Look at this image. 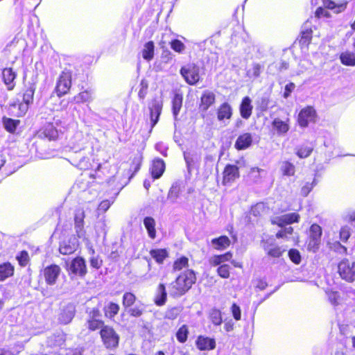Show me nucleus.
I'll return each mask as SVG.
<instances>
[{"label": "nucleus", "mask_w": 355, "mask_h": 355, "mask_svg": "<svg viewBox=\"0 0 355 355\" xmlns=\"http://www.w3.org/2000/svg\"><path fill=\"white\" fill-rule=\"evenodd\" d=\"M196 272L193 269H187L181 272L175 279L168 285L169 295L178 298L187 293L196 283Z\"/></svg>", "instance_id": "nucleus-1"}, {"label": "nucleus", "mask_w": 355, "mask_h": 355, "mask_svg": "<svg viewBox=\"0 0 355 355\" xmlns=\"http://www.w3.org/2000/svg\"><path fill=\"white\" fill-rule=\"evenodd\" d=\"M137 300V295L132 291H125L122 296V306L130 317L139 318L144 313V304L140 303L132 307Z\"/></svg>", "instance_id": "nucleus-2"}, {"label": "nucleus", "mask_w": 355, "mask_h": 355, "mask_svg": "<svg viewBox=\"0 0 355 355\" xmlns=\"http://www.w3.org/2000/svg\"><path fill=\"white\" fill-rule=\"evenodd\" d=\"M62 121L60 119H53L52 122H49L42 126L37 132L39 138L49 141H55L62 131L59 127H61Z\"/></svg>", "instance_id": "nucleus-3"}, {"label": "nucleus", "mask_w": 355, "mask_h": 355, "mask_svg": "<svg viewBox=\"0 0 355 355\" xmlns=\"http://www.w3.org/2000/svg\"><path fill=\"white\" fill-rule=\"evenodd\" d=\"M99 335L104 347L114 350L119 345L120 336L112 326L106 325L99 331Z\"/></svg>", "instance_id": "nucleus-4"}, {"label": "nucleus", "mask_w": 355, "mask_h": 355, "mask_svg": "<svg viewBox=\"0 0 355 355\" xmlns=\"http://www.w3.org/2000/svg\"><path fill=\"white\" fill-rule=\"evenodd\" d=\"M72 86V72L69 69L61 71L56 81L54 92L58 98L70 93Z\"/></svg>", "instance_id": "nucleus-5"}, {"label": "nucleus", "mask_w": 355, "mask_h": 355, "mask_svg": "<svg viewBox=\"0 0 355 355\" xmlns=\"http://www.w3.org/2000/svg\"><path fill=\"white\" fill-rule=\"evenodd\" d=\"M180 73L189 85H197L201 79L200 67L193 62L182 66L180 68Z\"/></svg>", "instance_id": "nucleus-6"}, {"label": "nucleus", "mask_w": 355, "mask_h": 355, "mask_svg": "<svg viewBox=\"0 0 355 355\" xmlns=\"http://www.w3.org/2000/svg\"><path fill=\"white\" fill-rule=\"evenodd\" d=\"M322 234V227L317 223L312 224L309 227V234L305 242L308 252H315L318 250Z\"/></svg>", "instance_id": "nucleus-7"}, {"label": "nucleus", "mask_w": 355, "mask_h": 355, "mask_svg": "<svg viewBox=\"0 0 355 355\" xmlns=\"http://www.w3.org/2000/svg\"><path fill=\"white\" fill-rule=\"evenodd\" d=\"M338 272L340 277L347 282L355 281V262L343 259L338 265Z\"/></svg>", "instance_id": "nucleus-8"}, {"label": "nucleus", "mask_w": 355, "mask_h": 355, "mask_svg": "<svg viewBox=\"0 0 355 355\" xmlns=\"http://www.w3.org/2000/svg\"><path fill=\"white\" fill-rule=\"evenodd\" d=\"M69 275L84 278L87 273V268L85 259L78 256L72 259L69 268L67 269Z\"/></svg>", "instance_id": "nucleus-9"}, {"label": "nucleus", "mask_w": 355, "mask_h": 355, "mask_svg": "<svg viewBox=\"0 0 355 355\" xmlns=\"http://www.w3.org/2000/svg\"><path fill=\"white\" fill-rule=\"evenodd\" d=\"M101 316V313L98 308L94 307L90 310L85 323L89 331L93 332L98 329L100 331L103 327H106L105 321L100 319Z\"/></svg>", "instance_id": "nucleus-10"}, {"label": "nucleus", "mask_w": 355, "mask_h": 355, "mask_svg": "<svg viewBox=\"0 0 355 355\" xmlns=\"http://www.w3.org/2000/svg\"><path fill=\"white\" fill-rule=\"evenodd\" d=\"M317 113L313 106L308 105L302 108L297 116V123L302 128H306L310 123H314Z\"/></svg>", "instance_id": "nucleus-11"}, {"label": "nucleus", "mask_w": 355, "mask_h": 355, "mask_svg": "<svg viewBox=\"0 0 355 355\" xmlns=\"http://www.w3.org/2000/svg\"><path fill=\"white\" fill-rule=\"evenodd\" d=\"M60 273L61 268L55 263L46 266L42 270L45 282L49 286H53L57 282Z\"/></svg>", "instance_id": "nucleus-12"}, {"label": "nucleus", "mask_w": 355, "mask_h": 355, "mask_svg": "<svg viewBox=\"0 0 355 355\" xmlns=\"http://www.w3.org/2000/svg\"><path fill=\"white\" fill-rule=\"evenodd\" d=\"M300 219V216L296 212L288 213L279 216H276L270 219V223L273 225H277L279 227H288V225L298 223Z\"/></svg>", "instance_id": "nucleus-13"}, {"label": "nucleus", "mask_w": 355, "mask_h": 355, "mask_svg": "<svg viewBox=\"0 0 355 355\" xmlns=\"http://www.w3.org/2000/svg\"><path fill=\"white\" fill-rule=\"evenodd\" d=\"M222 184L228 185L240 177L239 168L234 164H226L222 173Z\"/></svg>", "instance_id": "nucleus-14"}, {"label": "nucleus", "mask_w": 355, "mask_h": 355, "mask_svg": "<svg viewBox=\"0 0 355 355\" xmlns=\"http://www.w3.org/2000/svg\"><path fill=\"white\" fill-rule=\"evenodd\" d=\"M76 314V307L71 304L69 303L63 306L60 309L58 315V320L61 324H68L73 319Z\"/></svg>", "instance_id": "nucleus-15"}, {"label": "nucleus", "mask_w": 355, "mask_h": 355, "mask_svg": "<svg viewBox=\"0 0 355 355\" xmlns=\"http://www.w3.org/2000/svg\"><path fill=\"white\" fill-rule=\"evenodd\" d=\"M290 122L289 117H286L284 119L275 117L271 122L272 130L279 136L285 135L290 130Z\"/></svg>", "instance_id": "nucleus-16"}, {"label": "nucleus", "mask_w": 355, "mask_h": 355, "mask_svg": "<svg viewBox=\"0 0 355 355\" xmlns=\"http://www.w3.org/2000/svg\"><path fill=\"white\" fill-rule=\"evenodd\" d=\"M162 101L157 97L153 98L151 100L149 110L152 128H153L158 122L162 113Z\"/></svg>", "instance_id": "nucleus-17"}, {"label": "nucleus", "mask_w": 355, "mask_h": 355, "mask_svg": "<svg viewBox=\"0 0 355 355\" xmlns=\"http://www.w3.org/2000/svg\"><path fill=\"white\" fill-rule=\"evenodd\" d=\"M216 103V95L215 94L209 90L204 91L200 98L198 104L199 112L205 113L209 107L213 106Z\"/></svg>", "instance_id": "nucleus-18"}, {"label": "nucleus", "mask_w": 355, "mask_h": 355, "mask_svg": "<svg viewBox=\"0 0 355 355\" xmlns=\"http://www.w3.org/2000/svg\"><path fill=\"white\" fill-rule=\"evenodd\" d=\"M253 144V136L250 132H242L236 138L234 148L237 150H244L249 148Z\"/></svg>", "instance_id": "nucleus-19"}, {"label": "nucleus", "mask_w": 355, "mask_h": 355, "mask_svg": "<svg viewBox=\"0 0 355 355\" xmlns=\"http://www.w3.org/2000/svg\"><path fill=\"white\" fill-rule=\"evenodd\" d=\"M196 346L200 351H210L216 348V340L214 338L200 335L196 340Z\"/></svg>", "instance_id": "nucleus-20"}, {"label": "nucleus", "mask_w": 355, "mask_h": 355, "mask_svg": "<svg viewBox=\"0 0 355 355\" xmlns=\"http://www.w3.org/2000/svg\"><path fill=\"white\" fill-rule=\"evenodd\" d=\"M262 244L266 254L272 258L281 257L286 251L285 249L277 244L269 243L267 240H263Z\"/></svg>", "instance_id": "nucleus-21"}, {"label": "nucleus", "mask_w": 355, "mask_h": 355, "mask_svg": "<svg viewBox=\"0 0 355 355\" xmlns=\"http://www.w3.org/2000/svg\"><path fill=\"white\" fill-rule=\"evenodd\" d=\"M35 90L31 87H27L23 93V101L19 104L20 112L19 116H23L26 112L28 105L33 103Z\"/></svg>", "instance_id": "nucleus-22"}, {"label": "nucleus", "mask_w": 355, "mask_h": 355, "mask_svg": "<svg viewBox=\"0 0 355 355\" xmlns=\"http://www.w3.org/2000/svg\"><path fill=\"white\" fill-rule=\"evenodd\" d=\"M166 169L164 161L161 158H155L152 161L150 172L153 179H159L162 177Z\"/></svg>", "instance_id": "nucleus-23"}, {"label": "nucleus", "mask_w": 355, "mask_h": 355, "mask_svg": "<svg viewBox=\"0 0 355 355\" xmlns=\"http://www.w3.org/2000/svg\"><path fill=\"white\" fill-rule=\"evenodd\" d=\"M17 73L11 67H6L2 69L1 78L3 83L6 85L8 90L11 91L15 87V80Z\"/></svg>", "instance_id": "nucleus-24"}, {"label": "nucleus", "mask_w": 355, "mask_h": 355, "mask_svg": "<svg viewBox=\"0 0 355 355\" xmlns=\"http://www.w3.org/2000/svg\"><path fill=\"white\" fill-rule=\"evenodd\" d=\"M313 29L311 27H304L300 31L297 41L301 49H307L313 38Z\"/></svg>", "instance_id": "nucleus-25"}, {"label": "nucleus", "mask_w": 355, "mask_h": 355, "mask_svg": "<svg viewBox=\"0 0 355 355\" xmlns=\"http://www.w3.org/2000/svg\"><path fill=\"white\" fill-rule=\"evenodd\" d=\"M217 119L220 121L230 120L232 117L233 110L227 102L222 103L216 110Z\"/></svg>", "instance_id": "nucleus-26"}, {"label": "nucleus", "mask_w": 355, "mask_h": 355, "mask_svg": "<svg viewBox=\"0 0 355 355\" xmlns=\"http://www.w3.org/2000/svg\"><path fill=\"white\" fill-rule=\"evenodd\" d=\"M252 110L251 98L248 96L243 97L239 105L241 116L244 119H248L252 114Z\"/></svg>", "instance_id": "nucleus-27"}, {"label": "nucleus", "mask_w": 355, "mask_h": 355, "mask_svg": "<svg viewBox=\"0 0 355 355\" xmlns=\"http://www.w3.org/2000/svg\"><path fill=\"white\" fill-rule=\"evenodd\" d=\"M92 100V89L90 88L81 90L76 95L73 96L69 101L73 104H81L89 103Z\"/></svg>", "instance_id": "nucleus-28"}, {"label": "nucleus", "mask_w": 355, "mask_h": 355, "mask_svg": "<svg viewBox=\"0 0 355 355\" xmlns=\"http://www.w3.org/2000/svg\"><path fill=\"white\" fill-rule=\"evenodd\" d=\"M167 301V292L165 284L159 283L157 286L156 294L154 297L153 302L157 306H164Z\"/></svg>", "instance_id": "nucleus-29"}, {"label": "nucleus", "mask_w": 355, "mask_h": 355, "mask_svg": "<svg viewBox=\"0 0 355 355\" xmlns=\"http://www.w3.org/2000/svg\"><path fill=\"white\" fill-rule=\"evenodd\" d=\"M149 254L159 265L163 264L164 261L169 257V252L166 248L151 249L149 251Z\"/></svg>", "instance_id": "nucleus-30"}, {"label": "nucleus", "mask_w": 355, "mask_h": 355, "mask_svg": "<svg viewBox=\"0 0 355 355\" xmlns=\"http://www.w3.org/2000/svg\"><path fill=\"white\" fill-rule=\"evenodd\" d=\"M143 157L141 155H135L130 159L129 169L128 171V178H132L140 170L142 164Z\"/></svg>", "instance_id": "nucleus-31"}, {"label": "nucleus", "mask_w": 355, "mask_h": 355, "mask_svg": "<svg viewBox=\"0 0 355 355\" xmlns=\"http://www.w3.org/2000/svg\"><path fill=\"white\" fill-rule=\"evenodd\" d=\"M78 248V245L71 239L64 240L59 245V252L63 255H70L73 254Z\"/></svg>", "instance_id": "nucleus-32"}, {"label": "nucleus", "mask_w": 355, "mask_h": 355, "mask_svg": "<svg viewBox=\"0 0 355 355\" xmlns=\"http://www.w3.org/2000/svg\"><path fill=\"white\" fill-rule=\"evenodd\" d=\"M15 266L9 261L0 263V282L12 277L15 274Z\"/></svg>", "instance_id": "nucleus-33"}, {"label": "nucleus", "mask_w": 355, "mask_h": 355, "mask_svg": "<svg viewBox=\"0 0 355 355\" xmlns=\"http://www.w3.org/2000/svg\"><path fill=\"white\" fill-rule=\"evenodd\" d=\"M144 225L148 232V237L151 239H155L157 236L155 220L151 216H146L144 218Z\"/></svg>", "instance_id": "nucleus-34"}, {"label": "nucleus", "mask_w": 355, "mask_h": 355, "mask_svg": "<svg viewBox=\"0 0 355 355\" xmlns=\"http://www.w3.org/2000/svg\"><path fill=\"white\" fill-rule=\"evenodd\" d=\"M232 253L231 252H226L222 254L214 255L209 261L211 266H217L222 265V263L230 261L232 258Z\"/></svg>", "instance_id": "nucleus-35"}, {"label": "nucleus", "mask_w": 355, "mask_h": 355, "mask_svg": "<svg viewBox=\"0 0 355 355\" xmlns=\"http://www.w3.org/2000/svg\"><path fill=\"white\" fill-rule=\"evenodd\" d=\"M211 243L216 250H223L227 248L230 245L231 241L227 236L223 235L213 239L211 240Z\"/></svg>", "instance_id": "nucleus-36"}, {"label": "nucleus", "mask_w": 355, "mask_h": 355, "mask_svg": "<svg viewBox=\"0 0 355 355\" xmlns=\"http://www.w3.org/2000/svg\"><path fill=\"white\" fill-rule=\"evenodd\" d=\"M120 306L114 302H110L104 308V315L107 318L113 319L119 312Z\"/></svg>", "instance_id": "nucleus-37"}, {"label": "nucleus", "mask_w": 355, "mask_h": 355, "mask_svg": "<svg viewBox=\"0 0 355 355\" xmlns=\"http://www.w3.org/2000/svg\"><path fill=\"white\" fill-rule=\"evenodd\" d=\"M323 7L329 10H334L338 14L343 12L347 8V2L337 4L332 0H322Z\"/></svg>", "instance_id": "nucleus-38"}, {"label": "nucleus", "mask_w": 355, "mask_h": 355, "mask_svg": "<svg viewBox=\"0 0 355 355\" xmlns=\"http://www.w3.org/2000/svg\"><path fill=\"white\" fill-rule=\"evenodd\" d=\"M142 57L147 61H150L153 59L155 55V44L153 41L147 42L141 51Z\"/></svg>", "instance_id": "nucleus-39"}, {"label": "nucleus", "mask_w": 355, "mask_h": 355, "mask_svg": "<svg viewBox=\"0 0 355 355\" xmlns=\"http://www.w3.org/2000/svg\"><path fill=\"white\" fill-rule=\"evenodd\" d=\"M340 62L348 67L355 66V53L354 52L346 51L340 53Z\"/></svg>", "instance_id": "nucleus-40"}, {"label": "nucleus", "mask_w": 355, "mask_h": 355, "mask_svg": "<svg viewBox=\"0 0 355 355\" xmlns=\"http://www.w3.org/2000/svg\"><path fill=\"white\" fill-rule=\"evenodd\" d=\"M189 266V258L186 256H182L174 260L173 263V270L174 272L180 271L184 268L188 269Z\"/></svg>", "instance_id": "nucleus-41"}, {"label": "nucleus", "mask_w": 355, "mask_h": 355, "mask_svg": "<svg viewBox=\"0 0 355 355\" xmlns=\"http://www.w3.org/2000/svg\"><path fill=\"white\" fill-rule=\"evenodd\" d=\"M182 311L180 306H169L166 309L164 313V319L174 320L178 318Z\"/></svg>", "instance_id": "nucleus-42"}, {"label": "nucleus", "mask_w": 355, "mask_h": 355, "mask_svg": "<svg viewBox=\"0 0 355 355\" xmlns=\"http://www.w3.org/2000/svg\"><path fill=\"white\" fill-rule=\"evenodd\" d=\"M280 228L281 229L276 232L275 237L278 239H284L285 241L290 240L293 234L294 228L291 226Z\"/></svg>", "instance_id": "nucleus-43"}, {"label": "nucleus", "mask_w": 355, "mask_h": 355, "mask_svg": "<svg viewBox=\"0 0 355 355\" xmlns=\"http://www.w3.org/2000/svg\"><path fill=\"white\" fill-rule=\"evenodd\" d=\"M183 97L180 94H175L172 99V112L175 117H176L182 106Z\"/></svg>", "instance_id": "nucleus-44"}, {"label": "nucleus", "mask_w": 355, "mask_h": 355, "mask_svg": "<svg viewBox=\"0 0 355 355\" xmlns=\"http://www.w3.org/2000/svg\"><path fill=\"white\" fill-rule=\"evenodd\" d=\"M313 147L311 144H304L296 150V155L301 159L306 158L312 153Z\"/></svg>", "instance_id": "nucleus-45"}, {"label": "nucleus", "mask_w": 355, "mask_h": 355, "mask_svg": "<svg viewBox=\"0 0 355 355\" xmlns=\"http://www.w3.org/2000/svg\"><path fill=\"white\" fill-rule=\"evenodd\" d=\"M189 334V327L187 324H182L176 331L175 337L180 343H184L188 339Z\"/></svg>", "instance_id": "nucleus-46"}, {"label": "nucleus", "mask_w": 355, "mask_h": 355, "mask_svg": "<svg viewBox=\"0 0 355 355\" xmlns=\"http://www.w3.org/2000/svg\"><path fill=\"white\" fill-rule=\"evenodd\" d=\"M268 210V207L263 202H258L251 207L250 213L255 217L264 215Z\"/></svg>", "instance_id": "nucleus-47"}, {"label": "nucleus", "mask_w": 355, "mask_h": 355, "mask_svg": "<svg viewBox=\"0 0 355 355\" xmlns=\"http://www.w3.org/2000/svg\"><path fill=\"white\" fill-rule=\"evenodd\" d=\"M281 171L284 176H293L295 173V166L290 161H284L281 166Z\"/></svg>", "instance_id": "nucleus-48"}, {"label": "nucleus", "mask_w": 355, "mask_h": 355, "mask_svg": "<svg viewBox=\"0 0 355 355\" xmlns=\"http://www.w3.org/2000/svg\"><path fill=\"white\" fill-rule=\"evenodd\" d=\"M16 259L21 267L26 266L30 262L28 252L26 250L20 251L16 256Z\"/></svg>", "instance_id": "nucleus-49"}, {"label": "nucleus", "mask_w": 355, "mask_h": 355, "mask_svg": "<svg viewBox=\"0 0 355 355\" xmlns=\"http://www.w3.org/2000/svg\"><path fill=\"white\" fill-rule=\"evenodd\" d=\"M3 122L6 130L10 133H14L19 124V120L10 118L5 119Z\"/></svg>", "instance_id": "nucleus-50"}, {"label": "nucleus", "mask_w": 355, "mask_h": 355, "mask_svg": "<svg viewBox=\"0 0 355 355\" xmlns=\"http://www.w3.org/2000/svg\"><path fill=\"white\" fill-rule=\"evenodd\" d=\"M209 317L210 320L214 325L218 326L221 324L223 322L221 312L218 309H212L209 313Z\"/></svg>", "instance_id": "nucleus-51"}, {"label": "nucleus", "mask_w": 355, "mask_h": 355, "mask_svg": "<svg viewBox=\"0 0 355 355\" xmlns=\"http://www.w3.org/2000/svg\"><path fill=\"white\" fill-rule=\"evenodd\" d=\"M270 103L269 96H262L257 101V109L261 112H266L269 108Z\"/></svg>", "instance_id": "nucleus-52"}, {"label": "nucleus", "mask_w": 355, "mask_h": 355, "mask_svg": "<svg viewBox=\"0 0 355 355\" xmlns=\"http://www.w3.org/2000/svg\"><path fill=\"white\" fill-rule=\"evenodd\" d=\"M230 266L228 264L225 263L218 267L216 272L221 278L228 279L230 277Z\"/></svg>", "instance_id": "nucleus-53"}, {"label": "nucleus", "mask_w": 355, "mask_h": 355, "mask_svg": "<svg viewBox=\"0 0 355 355\" xmlns=\"http://www.w3.org/2000/svg\"><path fill=\"white\" fill-rule=\"evenodd\" d=\"M171 48L176 53H182L185 49L184 44L180 40L174 39L170 42Z\"/></svg>", "instance_id": "nucleus-54"}, {"label": "nucleus", "mask_w": 355, "mask_h": 355, "mask_svg": "<svg viewBox=\"0 0 355 355\" xmlns=\"http://www.w3.org/2000/svg\"><path fill=\"white\" fill-rule=\"evenodd\" d=\"M288 254L289 259L293 263L299 264L301 262V255L298 250L292 248L289 250Z\"/></svg>", "instance_id": "nucleus-55"}, {"label": "nucleus", "mask_w": 355, "mask_h": 355, "mask_svg": "<svg viewBox=\"0 0 355 355\" xmlns=\"http://www.w3.org/2000/svg\"><path fill=\"white\" fill-rule=\"evenodd\" d=\"M139 87L140 88L138 92V96L139 99L144 100L148 93V84L147 80L144 79L141 80Z\"/></svg>", "instance_id": "nucleus-56"}, {"label": "nucleus", "mask_w": 355, "mask_h": 355, "mask_svg": "<svg viewBox=\"0 0 355 355\" xmlns=\"http://www.w3.org/2000/svg\"><path fill=\"white\" fill-rule=\"evenodd\" d=\"M180 191V185L178 183L173 184L168 191V197L173 199L177 198L179 196Z\"/></svg>", "instance_id": "nucleus-57"}, {"label": "nucleus", "mask_w": 355, "mask_h": 355, "mask_svg": "<svg viewBox=\"0 0 355 355\" xmlns=\"http://www.w3.org/2000/svg\"><path fill=\"white\" fill-rule=\"evenodd\" d=\"M315 17L318 19H320L322 17L329 18L331 17V14L329 12L326 10L323 7H318L316 8L315 11Z\"/></svg>", "instance_id": "nucleus-58"}, {"label": "nucleus", "mask_w": 355, "mask_h": 355, "mask_svg": "<svg viewBox=\"0 0 355 355\" xmlns=\"http://www.w3.org/2000/svg\"><path fill=\"white\" fill-rule=\"evenodd\" d=\"M340 239L343 242H347L350 237L349 228L347 226H343L340 230Z\"/></svg>", "instance_id": "nucleus-59"}, {"label": "nucleus", "mask_w": 355, "mask_h": 355, "mask_svg": "<svg viewBox=\"0 0 355 355\" xmlns=\"http://www.w3.org/2000/svg\"><path fill=\"white\" fill-rule=\"evenodd\" d=\"M19 353V350H14L10 345L0 348V355H17Z\"/></svg>", "instance_id": "nucleus-60"}, {"label": "nucleus", "mask_w": 355, "mask_h": 355, "mask_svg": "<svg viewBox=\"0 0 355 355\" xmlns=\"http://www.w3.org/2000/svg\"><path fill=\"white\" fill-rule=\"evenodd\" d=\"M232 315L236 320H240L241 318V311L239 306L236 303H233L231 306Z\"/></svg>", "instance_id": "nucleus-61"}, {"label": "nucleus", "mask_w": 355, "mask_h": 355, "mask_svg": "<svg viewBox=\"0 0 355 355\" xmlns=\"http://www.w3.org/2000/svg\"><path fill=\"white\" fill-rule=\"evenodd\" d=\"M295 85L293 83L291 82V83L286 84L285 86V88H284V93H283V97L284 98H287L288 97H289L291 96V94L295 89Z\"/></svg>", "instance_id": "nucleus-62"}, {"label": "nucleus", "mask_w": 355, "mask_h": 355, "mask_svg": "<svg viewBox=\"0 0 355 355\" xmlns=\"http://www.w3.org/2000/svg\"><path fill=\"white\" fill-rule=\"evenodd\" d=\"M90 266L96 269H99L103 264L102 260L99 259L97 257H92L89 259Z\"/></svg>", "instance_id": "nucleus-63"}, {"label": "nucleus", "mask_w": 355, "mask_h": 355, "mask_svg": "<svg viewBox=\"0 0 355 355\" xmlns=\"http://www.w3.org/2000/svg\"><path fill=\"white\" fill-rule=\"evenodd\" d=\"M89 158H83L78 163V167L80 170L86 171L91 168V164L89 163Z\"/></svg>", "instance_id": "nucleus-64"}]
</instances>
